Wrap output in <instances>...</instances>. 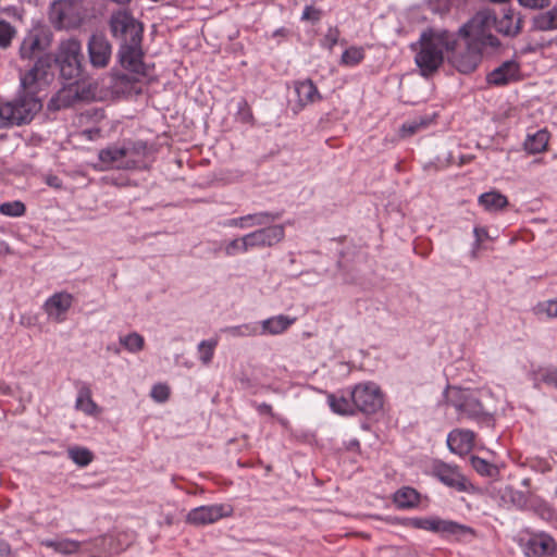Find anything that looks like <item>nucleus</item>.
Returning a JSON list of instances; mask_svg holds the SVG:
<instances>
[{
	"instance_id": "f257e3e1",
	"label": "nucleus",
	"mask_w": 557,
	"mask_h": 557,
	"mask_svg": "<svg viewBox=\"0 0 557 557\" xmlns=\"http://www.w3.org/2000/svg\"><path fill=\"white\" fill-rule=\"evenodd\" d=\"M46 33L41 27L27 32L20 46L18 54L23 61H34L32 66L21 73V88L16 97L7 102L0 101V128L29 123L42 104L37 94L41 85L48 82L52 66V57L45 53Z\"/></svg>"
},
{
	"instance_id": "f03ea898",
	"label": "nucleus",
	"mask_w": 557,
	"mask_h": 557,
	"mask_svg": "<svg viewBox=\"0 0 557 557\" xmlns=\"http://www.w3.org/2000/svg\"><path fill=\"white\" fill-rule=\"evenodd\" d=\"M446 40H449L447 30L436 33L428 28L420 34L418 42L411 45V49L417 50L414 62L423 77L433 76L444 63L443 48Z\"/></svg>"
},
{
	"instance_id": "7ed1b4c3",
	"label": "nucleus",
	"mask_w": 557,
	"mask_h": 557,
	"mask_svg": "<svg viewBox=\"0 0 557 557\" xmlns=\"http://www.w3.org/2000/svg\"><path fill=\"white\" fill-rule=\"evenodd\" d=\"M386 522L392 525H399L409 529L425 530L441 534L446 539L462 541L467 536L473 537L475 531L473 528L461 524L453 520H445L440 517H387Z\"/></svg>"
},
{
	"instance_id": "20e7f679",
	"label": "nucleus",
	"mask_w": 557,
	"mask_h": 557,
	"mask_svg": "<svg viewBox=\"0 0 557 557\" xmlns=\"http://www.w3.org/2000/svg\"><path fill=\"white\" fill-rule=\"evenodd\" d=\"M447 405L456 409L459 417L467 418L480 425L491 426L494 417L486 411L482 403L471 393L459 387H447Z\"/></svg>"
},
{
	"instance_id": "39448f33",
	"label": "nucleus",
	"mask_w": 557,
	"mask_h": 557,
	"mask_svg": "<svg viewBox=\"0 0 557 557\" xmlns=\"http://www.w3.org/2000/svg\"><path fill=\"white\" fill-rule=\"evenodd\" d=\"M465 46H461L454 37L444 42L448 64L458 73L469 75L473 73L482 62V53L476 50L478 45L471 42L469 37H463Z\"/></svg>"
},
{
	"instance_id": "423d86ee",
	"label": "nucleus",
	"mask_w": 557,
	"mask_h": 557,
	"mask_svg": "<svg viewBox=\"0 0 557 557\" xmlns=\"http://www.w3.org/2000/svg\"><path fill=\"white\" fill-rule=\"evenodd\" d=\"M349 396L352 397L356 416L372 417L384 407L385 394L381 386L373 381H363L350 385Z\"/></svg>"
},
{
	"instance_id": "0eeeda50",
	"label": "nucleus",
	"mask_w": 557,
	"mask_h": 557,
	"mask_svg": "<svg viewBox=\"0 0 557 557\" xmlns=\"http://www.w3.org/2000/svg\"><path fill=\"white\" fill-rule=\"evenodd\" d=\"M54 62L58 64L60 74L65 81H75L83 74L84 54L82 44L76 38L62 40L59 45Z\"/></svg>"
},
{
	"instance_id": "6e6552de",
	"label": "nucleus",
	"mask_w": 557,
	"mask_h": 557,
	"mask_svg": "<svg viewBox=\"0 0 557 557\" xmlns=\"http://www.w3.org/2000/svg\"><path fill=\"white\" fill-rule=\"evenodd\" d=\"M147 151V144L137 141L133 144L132 148L119 147L110 145L98 152L99 161L106 166H116L126 170H140L144 168L143 160H135L127 158L131 152L145 156Z\"/></svg>"
},
{
	"instance_id": "1a4fd4ad",
	"label": "nucleus",
	"mask_w": 557,
	"mask_h": 557,
	"mask_svg": "<svg viewBox=\"0 0 557 557\" xmlns=\"http://www.w3.org/2000/svg\"><path fill=\"white\" fill-rule=\"evenodd\" d=\"M429 474L448 488L463 493L473 490L472 483L457 465L433 459Z\"/></svg>"
},
{
	"instance_id": "9d476101",
	"label": "nucleus",
	"mask_w": 557,
	"mask_h": 557,
	"mask_svg": "<svg viewBox=\"0 0 557 557\" xmlns=\"http://www.w3.org/2000/svg\"><path fill=\"white\" fill-rule=\"evenodd\" d=\"M110 29L113 37L121 44L143 41V24L127 11H117L111 15Z\"/></svg>"
},
{
	"instance_id": "9b49d317",
	"label": "nucleus",
	"mask_w": 557,
	"mask_h": 557,
	"mask_svg": "<svg viewBox=\"0 0 557 557\" xmlns=\"http://www.w3.org/2000/svg\"><path fill=\"white\" fill-rule=\"evenodd\" d=\"M519 546L525 557H552L557 550L556 540L544 531L530 532L527 537H520Z\"/></svg>"
},
{
	"instance_id": "f8f14e48",
	"label": "nucleus",
	"mask_w": 557,
	"mask_h": 557,
	"mask_svg": "<svg viewBox=\"0 0 557 557\" xmlns=\"http://www.w3.org/2000/svg\"><path fill=\"white\" fill-rule=\"evenodd\" d=\"M234 508L230 504H213L196 507L186 516V522L195 527H205L232 517Z\"/></svg>"
},
{
	"instance_id": "ddd939ff",
	"label": "nucleus",
	"mask_w": 557,
	"mask_h": 557,
	"mask_svg": "<svg viewBox=\"0 0 557 557\" xmlns=\"http://www.w3.org/2000/svg\"><path fill=\"white\" fill-rule=\"evenodd\" d=\"M249 249L271 248L283 242L285 227L283 224H268L247 234Z\"/></svg>"
},
{
	"instance_id": "4468645a",
	"label": "nucleus",
	"mask_w": 557,
	"mask_h": 557,
	"mask_svg": "<svg viewBox=\"0 0 557 557\" xmlns=\"http://www.w3.org/2000/svg\"><path fill=\"white\" fill-rule=\"evenodd\" d=\"M293 85L296 94V100L292 107V111L295 114L304 111L306 107L323 100V96L320 94L317 85L311 78L294 81Z\"/></svg>"
},
{
	"instance_id": "2eb2a0df",
	"label": "nucleus",
	"mask_w": 557,
	"mask_h": 557,
	"mask_svg": "<svg viewBox=\"0 0 557 557\" xmlns=\"http://www.w3.org/2000/svg\"><path fill=\"white\" fill-rule=\"evenodd\" d=\"M521 78L520 63L513 59L504 61L485 76L486 84L493 87H504L519 82Z\"/></svg>"
},
{
	"instance_id": "dca6fc26",
	"label": "nucleus",
	"mask_w": 557,
	"mask_h": 557,
	"mask_svg": "<svg viewBox=\"0 0 557 557\" xmlns=\"http://www.w3.org/2000/svg\"><path fill=\"white\" fill-rule=\"evenodd\" d=\"M112 46L104 34L95 33L88 40L89 61L95 67H104L109 64Z\"/></svg>"
},
{
	"instance_id": "f3484780",
	"label": "nucleus",
	"mask_w": 557,
	"mask_h": 557,
	"mask_svg": "<svg viewBox=\"0 0 557 557\" xmlns=\"http://www.w3.org/2000/svg\"><path fill=\"white\" fill-rule=\"evenodd\" d=\"M74 296L67 292H57L44 302V310L48 318L57 323L64 322L71 309Z\"/></svg>"
},
{
	"instance_id": "a211bd4d",
	"label": "nucleus",
	"mask_w": 557,
	"mask_h": 557,
	"mask_svg": "<svg viewBox=\"0 0 557 557\" xmlns=\"http://www.w3.org/2000/svg\"><path fill=\"white\" fill-rule=\"evenodd\" d=\"M119 61L129 72L144 73L141 42L120 44Z\"/></svg>"
},
{
	"instance_id": "6ab92c4d",
	"label": "nucleus",
	"mask_w": 557,
	"mask_h": 557,
	"mask_svg": "<svg viewBox=\"0 0 557 557\" xmlns=\"http://www.w3.org/2000/svg\"><path fill=\"white\" fill-rule=\"evenodd\" d=\"M49 20L59 29L75 26L76 18L73 3L69 0L53 1L49 9Z\"/></svg>"
},
{
	"instance_id": "aec40b11",
	"label": "nucleus",
	"mask_w": 557,
	"mask_h": 557,
	"mask_svg": "<svg viewBox=\"0 0 557 557\" xmlns=\"http://www.w3.org/2000/svg\"><path fill=\"white\" fill-rule=\"evenodd\" d=\"M281 216L282 212L261 211L228 219L225 222V226L245 230L253 226L268 225L281 219Z\"/></svg>"
},
{
	"instance_id": "412c9836",
	"label": "nucleus",
	"mask_w": 557,
	"mask_h": 557,
	"mask_svg": "<svg viewBox=\"0 0 557 557\" xmlns=\"http://www.w3.org/2000/svg\"><path fill=\"white\" fill-rule=\"evenodd\" d=\"M475 433L468 429H455L447 435L449 450L459 456L469 454L474 447Z\"/></svg>"
},
{
	"instance_id": "4be33fe9",
	"label": "nucleus",
	"mask_w": 557,
	"mask_h": 557,
	"mask_svg": "<svg viewBox=\"0 0 557 557\" xmlns=\"http://www.w3.org/2000/svg\"><path fill=\"white\" fill-rule=\"evenodd\" d=\"M326 403L331 411L342 417H354L355 407L349 396V386L335 393H326Z\"/></svg>"
},
{
	"instance_id": "5701e85b",
	"label": "nucleus",
	"mask_w": 557,
	"mask_h": 557,
	"mask_svg": "<svg viewBox=\"0 0 557 557\" xmlns=\"http://www.w3.org/2000/svg\"><path fill=\"white\" fill-rule=\"evenodd\" d=\"M528 376L536 389H540L542 385L557 389V367L555 366H539L531 369Z\"/></svg>"
},
{
	"instance_id": "b1692460",
	"label": "nucleus",
	"mask_w": 557,
	"mask_h": 557,
	"mask_svg": "<svg viewBox=\"0 0 557 557\" xmlns=\"http://www.w3.org/2000/svg\"><path fill=\"white\" fill-rule=\"evenodd\" d=\"M421 499V493L412 486H403L392 496L394 505L401 510L418 508Z\"/></svg>"
},
{
	"instance_id": "393cba45",
	"label": "nucleus",
	"mask_w": 557,
	"mask_h": 557,
	"mask_svg": "<svg viewBox=\"0 0 557 557\" xmlns=\"http://www.w3.org/2000/svg\"><path fill=\"white\" fill-rule=\"evenodd\" d=\"M471 28H472L471 25L465 24L459 28L458 34L461 37H469L471 42H475L478 45L476 50H479L482 54H483L484 48H486V47H491V48L499 47L500 41L495 35H493L491 33L486 34L483 30L473 34L471 32Z\"/></svg>"
},
{
	"instance_id": "a878e982",
	"label": "nucleus",
	"mask_w": 557,
	"mask_h": 557,
	"mask_svg": "<svg viewBox=\"0 0 557 557\" xmlns=\"http://www.w3.org/2000/svg\"><path fill=\"white\" fill-rule=\"evenodd\" d=\"M91 394L89 385L83 383L77 392L75 409L84 412L86 416L96 417L101 412V408L92 399Z\"/></svg>"
},
{
	"instance_id": "bb28decb",
	"label": "nucleus",
	"mask_w": 557,
	"mask_h": 557,
	"mask_svg": "<svg viewBox=\"0 0 557 557\" xmlns=\"http://www.w3.org/2000/svg\"><path fill=\"white\" fill-rule=\"evenodd\" d=\"M478 203L487 212H498L504 210L508 205L506 195L498 190L483 193L478 198Z\"/></svg>"
},
{
	"instance_id": "cd10ccee",
	"label": "nucleus",
	"mask_w": 557,
	"mask_h": 557,
	"mask_svg": "<svg viewBox=\"0 0 557 557\" xmlns=\"http://www.w3.org/2000/svg\"><path fill=\"white\" fill-rule=\"evenodd\" d=\"M550 134L546 128L537 129L533 134H528L523 148L529 154H537L546 151Z\"/></svg>"
},
{
	"instance_id": "c85d7f7f",
	"label": "nucleus",
	"mask_w": 557,
	"mask_h": 557,
	"mask_svg": "<svg viewBox=\"0 0 557 557\" xmlns=\"http://www.w3.org/2000/svg\"><path fill=\"white\" fill-rule=\"evenodd\" d=\"M522 28V20L516 17L513 10L504 11L500 18L496 21V29L498 33L506 36H516Z\"/></svg>"
},
{
	"instance_id": "c756f323",
	"label": "nucleus",
	"mask_w": 557,
	"mask_h": 557,
	"mask_svg": "<svg viewBox=\"0 0 557 557\" xmlns=\"http://www.w3.org/2000/svg\"><path fill=\"white\" fill-rule=\"evenodd\" d=\"M294 321L295 319H290L284 314L271 317L262 321V333L271 335L282 334L294 323Z\"/></svg>"
},
{
	"instance_id": "7c9ffc66",
	"label": "nucleus",
	"mask_w": 557,
	"mask_h": 557,
	"mask_svg": "<svg viewBox=\"0 0 557 557\" xmlns=\"http://www.w3.org/2000/svg\"><path fill=\"white\" fill-rule=\"evenodd\" d=\"M532 26L533 29L542 32L557 29V5L536 14L532 20Z\"/></svg>"
},
{
	"instance_id": "2f4dec72",
	"label": "nucleus",
	"mask_w": 557,
	"mask_h": 557,
	"mask_svg": "<svg viewBox=\"0 0 557 557\" xmlns=\"http://www.w3.org/2000/svg\"><path fill=\"white\" fill-rule=\"evenodd\" d=\"M41 544L45 547L52 548L54 552L63 554V555H71L75 554L79 550L81 544L78 541L71 540V539H63V540H45L41 542Z\"/></svg>"
},
{
	"instance_id": "473e14b6",
	"label": "nucleus",
	"mask_w": 557,
	"mask_h": 557,
	"mask_svg": "<svg viewBox=\"0 0 557 557\" xmlns=\"http://www.w3.org/2000/svg\"><path fill=\"white\" fill-rule=\"evenodd\" d=\"M470 463L475 472L481 476L495 479L499 475L498 467L484 458L473 455L470 457Z\"/></svg>"
},
{
	"instance_id": "72a5a7b5",
	"label": "nucleus",
	"mask_w": 557,
	"mask_h": 557,
	"mask_svg": "<svg viewBox=\"0 0 557 557\" xmlns=\"http://www.w3.org/2000/svg\"><path fill=\"white\" fill-rule=\"evenodd\" d=\"M533 512L542 520L557 527V509L544 499L532 505Z\"/></svg>"
},
{
	"instance_id": "f704fd0d",
	"label": "nucleus",
	"mask_w": 557,
	"mask_h": 557,
	"mask_svg": "<svg viewBox=\"0 0 557 557\" xmlns=\"http://www.w3.org/2000/svg\"><path fill=\"white\" fill-rule=\"evenodd\" d=\"M366 58L363 47L350 46L345 49L341 57V65L354 67L359 65Z\"/></svg>"
},
{
	"instance_id": "c9c22d12",
	"label": "nucleus",
	"mask_w": 557,
	"mask_h": 557,
	"mask_svg": "<svg viewBox=\"0 0 557 557\" xmlns=\"http://www.w3.org/2000/svg\"><path fill=\"white\" fill-rule=\"evenodd\" d=\"M251 406L256 409L259 416H268L276 421L283 429L288 430L290 422L287 418L274 412L273 407L268 403L251 401Z\"/></svg>"
},
{
	"instance_id": "e433bc0d",
	"label": "nucleus",
	"mask_w": 557,
	"mask_h": 557,
	"mask_svg": "<svg viewBox=\"0 0 557 557\" xmlns=\"http://www.w3.org/2000/svg\"><path fill=\"white\" fill-rule=\"evenodd\" d=\"M218 344V338L203 339L198 344V357L202 364L208 366L212 362Z\"/></svg>"
},
{
	"instance_id": "4c0bfd02",
	"label": "nucleus",
	"mask_w": 557,
	"mask_h": 557,
	"mask_svg": "<svg viewBox=\"0 0 557 557\" xmlns=\"http://www.w3.org/2000/svg\"><path fill=\"white\" fill-rule=\"evenodd\" d=\"M67 456L78 467H87L94 460L92 451L81 446L70 447Z\"/></svg>"
},
{
	"instance_id": "58836bf2",
	"label": "nucleus",
	"mask_w": 557,
	"mask_h": 557,
	"mask_svg": "<svg viewBox=\"0 0 557 557\" xmlns=\"http://www.w3.org/2000/svg\"><path fill=\"white\" fill-rule=\"evenodd\" d=\"M120 344L132 354L139 352L145 347V338L137 332L128 333L127 335L120 336Z\"/></svg>"
},
{
	"instance_id": "ea45409f",
	"label": "nucleus",
	"mask_w": 557,
	"mask_h": 557,
	"mask_svg": "<svg viewBox=\"0 0 557 557\" xmlns=\"http://www.w3.org/2000/svg\"><path fill=\"white\" fill-rule=\"evenodd\" d=\"M236 120L242 124H246L249 126H255L256 119L253 116V112L251 107L249 106L246 98H240L237 102V110L235 113Z\"/></svg>"
},
{
	"instance_id": "a19ab883",
	"label": "nucleus",
	"mask_w": 557,
	"mask_h": 557,
	"mask_svg": "<svg viewBox=\"0 0 557 557\" xmlns=\"http://www.w3.org/2000/svg\"><path fill=\"white\" fill-rule=\"evenodd\" d=\"M224 253L228 257L235 256L237 253H246L250 251L249 249V243L247 238V234H245L242 237L234 238L225 244Z\"/></svg>"
},
{
	"instance_id": "79ce46f5",
	"label": "nucleus",
	"mask_w": 557,
	"mask_h": 557,
	"mask_svg": "<svg viewBox=\"0 0 557 557\" xmlns=\"http://www.w3.org/2000/svg\"><path fill=\"white\" fill-rule=\"evenodd\" d=\"M503 498L510 502L513 506L522 509L527 506L528 497L524 492L516 490L512 486H506L503 492Z\"/></svg>"
},
{
	"instance_id": "37998d69",
	"label": "nucleus",
	"mask_w": 557,
	"mask_h": 557,
	"mask_svg": "<svg viewBox=\"0 0 557 557\" xmlns=\"http://www.w3.org/2000/svg\"><path fill=\"white\" fill-rule=\"evenodd\" d=\"M26 212V206L21 200L7 201L0 205V213L5 216L20 218Z\"/></svg>"
},
{
	"instance_id": "c03bdc74",
	"label": "nucleus",
	"mask_w": 557,
	"mask_h": 557,
	"mask_svg": "<svg viewBox=\"0 0 557 557\" xmlns=\"http://www.w3.org/2000/svg\"><path fill=\"white\" fill-rule=\"evenodd\" d=\"M223 332L234 337L255 336L258 334V326L256 323H244L240 325L227 326Z\"/></svg>"
},
{
	"instance_id": "a18cd8bd",
	"label": "nucleus",
	"mask_w": 557,
	"mask_h": 557,
	"mask_svg": "<svg viewBox=\"0 0 557 557\" xmlns=\"http://www.w3.org/2000/svg\"><path fill=\"white\" fill-rule=\"evenodd\" d=\"M16 35V29L9 22L0 20V48H8L11 46L12 39Z\"/></svg>"
},
{
	"instance_id": "49530a36",
	"label": "nucleus",
	"mask_w": 557,
	"mask_h": 557,
	"mask_svg": "<svg viewBox=\"0 0 557 557\" xmlns=\"http://www.w3.org/2000/svg\"><path fill=\"white\" fill-rule=\"evenodd\" d=\"M341 30L337 26H330L321 39L320 46L329 51H333L334 47L338 44Z\"/></svg>"
},
{
	"instance_id": "de8ad7c7",
	"label": "nucleus",
	"mask_w": 557,
	"mask_h": 557,
	"mask_svg": "<svg viewBox=\"0 0 557 557\" xmlns=\"http://www.w3.org/2000/svg\"><path fill=\"white\" fill-rule=\"evenodd\" d=\"M171 396V388L166 383H157L151 387L150 397L159 404L166 403Z\"/></svg>"
},
{
	"instance_id": "09e8293b",
	"label": "nucleus",
	"mask_w": 557,
	"mask_h": 557,
	"mask_svg": "<svg viewBox=\"0 0 557 557\" xmlns=\"http://www.w3.org/2000/svg\"><path fill=\"white\" fill-rule=\"evenodd\" d=\"M530 468L539 473L545 474L553 470V466L546 458L536 457L530 461Z\"/></svg>"
},
{
	"instance_id": "8fccbe9b",
	"label": "nucleus",
	"mask_w": 557,
	"mask_h": 557,
	"mask_svg": "<svg viewBox=\"0 0 557 557\" xmlns=\"http://www.w3.org/2000/svg\"><path fill=\"white\" fill-rule=\"evenodd\" d=\"M321 17L322 10L313 5H306L301 14V21H310L313 24L318 23Z\"/></svg>"
},
{
	"instance_id": "3c124183",
	"label": "nucleus",
	"mask_w": 557,
	"mask_h": 557,
	"mask_svg": "<svg viewBox=\"0 0 557 557\" xmlns=\"http://www.w3.org/2000/svg\"><path fill=\"white\" fill-rule=\"evenodd\" d=\"M420 131L421 129H420V127H419V125H418V123H417V121L414 119V120L408 121V122H406V123H404L401 125V127L399 129V135L401 137H410V136L417 134Z\"/></svg>"
},
{
	"instance_id": "603ef678",
	"label": "nucleus",
	"mask_w": 557,
	"mask_h": 557,
	"mask_svg": "<svg viewBox=\"0 0 557 557\" xmlns=\"http://www.w3.org/2000/svg\"><path fill=\"white\" fill-rule=\"evenodd\" d=\"M539 309L545 312L548 318H557V299L539 304Z\"/></svg>"
},
{
	"instance_id": "864d4df0",
	"label": "nucleus",
	"mask_w": 557,
	"mask_h": 557,
	"mask_svg": "<svg viewBox=\"0 0 557 557\" xmlns=\"http://www.w3.org/2000/svg\"><path fill=\"white\" fill-rule=\"evenodd\" d=\"M519 3L529 9H544L550 4V0H518Z\"/></svg>"
},
{
	"instance_id": "5fc2aeb1",
	"label": "nucleus",
	"mask_w": 557,
	"mask_h": 557,
	"mask_svg": "<svg viewBox=\"0 0 557 557\" xmlns=\"http://www.w3.org/2000/svg\"><path fill=\"white\" fill-rule=\"evenodd\" d=\"M436 117H437L436 113L425 114V115L416 117V121H417L420 129L422 131V129L428 128L430 125L435 124Z\"/></svg>"
},
{
	"instance_id": "6e6d98bb",
	"label": "nucleus",
	"mask_w": 557,
	"mask_h": 557,
	"mask_svg": "<svg viewBox=\"0 0 557 557\" xmlns=\"http://www.w3.org/2000/svg\"><path fill=\"white\" fill-rule=\"evenodd\" d=\"M473 234H474V237H475V240L473 243V247L474 249H478L480 248L482 242L488 237V232L485 227H481V226H475L473 228Z\"/></svg>"
},
{
	"instance_id": "4d7b16f0",
	"label": "nucleus",
	"mask_w": 557,
	"mask_h": 557,
	"mask_svg": "<svg viewBox=\"0 0 557 557\" xmlns=\"http://www.w3.org/2000/svg\"><path fill=\"white\" fill-rule=\"evenodd\" d=\"M46 183L48 186L53 187L54 189L63 188V182L58 175H48L46 177Z\"/></svg>"
},
{
	"instance_id": "13d9d810",
	"label": "nucleus",
	"mask_w": 557,
	"mask_h": 557,
	"mask_svg": "<svg viewBox=\"0 0 557 557\" xmlns=\"http://www.w3.org/2000/svg\"><path fill=\"white\" fill-rule=\"evenodd\" d=\"M345 447H346V449L348 451H354V453H357V454L361 453V444H360L359 440H357V438L349 440L345 444Z\"/></svg>"
},
{
	"instance_id": "bf43d9fd",
	"label": "nucleus",
	"mask_w": 557,
	"mask_h": 557,
	"mask_svg": "<svg viewBox=\"0 0 557 557\" xmlns=\"http://www.w3.org/2000/svg\"><path fill=\"white\" fill-rule=\"evenodd\" d=\"M11 552V545L5 540L0 539V557H8Z\"/></svg>"
},
{
	"instance_id": "052dcab7",
	"label": "nucleus",
	"mask_w": 557,
	"mask_h": 557,
	"mask_svg": "<svg viewBox=\"0 0 557 557\" xmlns=\"http://www.w3.org/2000/svg\"><path fill=\"white\" fill-rule=\"evenodd\" d=\"M0 394L3 396H11L13 394L12 387L3 380L0 379Z\"/></svg>"
},
{
	"instance_id": "680f3d73",
	"label": "nucleus",
	"mask_w": 557,
	"mask_h": 557,
	"mask_svg": "<svg viewBox=\"0 0 557 557\" xmlns=\"http://www.w3.org/2000/svg\"><path fill=\"white\" fill-rule=\"evenodd\" d=\"M289 30L286 27H280L272 33V37H287Z\"/></svg>"
},
{
	"instance_id": "e2e57ef3",
	"label": "nucleus",
	"mask_w": 557,
	"mask_h": 557,
	"mask_svg": "<svg viewBox=\"0 0 557 557\" xmlns=\"http://www.w3.org/2000/svg\"><path fill=\"white\" fill-rule=\"evenodd\" d=\"M107 350L108 351H112L114 352L115 355H119L121 352V349L120 347H117L115 344H110L107 346Z\"/></svg>"
},
{
	"instance_id": "0e129e2a",
	"label": "nucleus",
	"mask_w": 557,
	"mask_h": 557,
	"mask_svg": "<svg viewBox=\"0 0 557 557\" xmlns=\"http://www.w3.org/2000/svg\"><path fill=\"white\" fill-rule=\"evenodd\" d=\"M242 386L248 388L250 386V380L248 377L240 380Z\"/></svg>"
},
{
	"instance_id": "69168bd1",
	"label": "nucleus",
	"mask_w": 557,
	"mask_h": 557,
	"mask_svg": "<svg viewBox=\"0 0 557 557\" xmlns=\"http://www.w3.org/2000/svg\"><path fill=\"white\" fill-rule=\"evenodd\" d=\"M113 2L115 3H119V4H127L129 3L132 0H112Z\"/></svg>"
},
{
	"instance_id": "338daca9",
	"label": "nucleus",
	"mask_w": 557,
	"mask_h": 557,
	"mask_svg": "<svg viewBox=\"0 0 557 557\" xmlns=\"http://www.w3.org/2000/svg\"><path fill=\"white\" fill-rule=\"evenodd\" d=\"M333 240H336V242H338L339 244H343V243L346 240V236H345V235H343V236H339V237H337V238H334Z\"/></svg>"
}]
</instances>
